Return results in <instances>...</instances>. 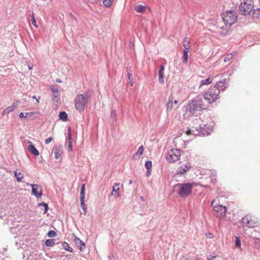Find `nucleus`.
<instances>
[{
	"instance_id": "ddd939ff",
	"label": "nucleus",
	"mask_w": 260,
	"mask_h": 260,
	"mask_svg": "<svg viewBox=\"0 0 260 260\" xmlns=\"http://www.w3.org/2000/svg\"><path fill=\"white\" fill-rule=\"evenodd\" d=\"M144 149V147L142 145L141 146L137 152L133 155V158L135 160L139 159L143 153Z\"/></svg>"
},
{
	"instance_id": "b1692460",
	"label": "nucleus",
	"mask_w": 260,
	"mask_h": 260,
	"mask_svg": "<svg viewBox=\"0 0 260 260\" xmlns=\"http://www.w3.org/2000/svg\"><path fill=\"white\" fill-rule=\"evenodd\" d=\"M14 176L16 177L17 181L19 182H22V179L24 177L23 173L21 172H18L17 171L14 172Z\"/></svg>"
},
{
	"instance_id": "37998d69",
	"label": "nucleus",
	"mask_w": 260,
	"mask_h": 260,
	"mask_svg": "<svg viewBox=\"0 0 260 260\" xmlns=\"http://www.w3.org/2000/svg\"><path fill=\"white\" fill-rule=\"evenodd\" d=\"M111 117L114 119H115L116 117V112L115 110H112L111 112Z\"/></svg>"
},
{
	"instance_id": "09e8293b",
	"label": "nucleus",
	"mask_w": 260,
	"mask_h": 260,
	"mask_svg": "<svg viewBox=\"0 0 260 260\" xmlns=\"http://www.w3.org/2000/svg\"><path fill=\"white\" fill-rule=\"evenodd\" d=\"M173 104H175V105H177L178 104V100H175L174 102H173Z\"/></svg>"
},
{
	"instance_id": "a211bd4d",
	"label": "nucleus",
	"mask_w": 260,
	"mask_h": 260,
	"mask_svg": "<svg viewBox=\"0 0 260 260\" xmlns=\"http://www.w3.org/2000/svg\"><path fill=\"white\" fill-rule=\"evenodd\" d=\"M28 150L34 155L35 156H39V151L36 148L35 146L32 144H30L29 145L28 147Z\"/></svg>"
},
{
	"instance_id": "f257e3e1",
	"label": "nucleus",
	"mask_w": 260,
	"mask_h": 260,
	"mask_svg": "<svg viewBox=\"0 0 260 260\" xmlns=\"http://www.w3.org/2000/svg\"><path fill=\"white\" fill-rule=\"evenodd\" d=\"M204 104L200 98H195L188 105V109L192 115L196 114L197 112L201 111L205 108L203 107Z\"/></svg>"
},
{
	"instance_id": "4468645a",
	"label": "nucleus",
	"mask_w": 260,
	"mask_h": 260,
	"mask_svg": "<svg viewBox=\"0 0 260 260\" xmlns=\"http://www.w3.org/2000/svg\"><path fill=\"white\" fill-rule=\"evenodd\" d=\"M165 70L164 66L161 64L160 66V69L158 72V80L159 83H164V71Z\"/></svg>"
},
{
	"instance_id": "bb28decb",
	"label": "nucleus",
	"mask_w": 260,
	"mask_h": 260,
	"mask_svg": "<svg viewBox=\"0 0 260 260\" xmlns=\"http://www.w3.org/2000/svg\"><path fill=\"white\" fill-rule=\"evenodd\" d=\"M183 46L184 48H190V39L188 37H185L183 41Z\"/></svg>"
},
{
	"instance_id": "9b49d317",
	"label": "nucleus",
	"mask_w": 260,
	"mask_h": 260,
	"mask_svg": "<svg viewBox=\"0 0 260 260\" xmlns=\"http://www.w3.org/2000/svg\"><path fill=\"white\" fill-rule=\"evenodd\" d=\"M226 87L227 83L226 82V80L224 79L217 82L214 87V88L215 89L216 91H219L220 92L221 91H224L226 88Z\"/></svg>"
},
{
	"instance_id": "393cba45",
	"label": "nucleus",
	"mask_w": 260,
	"mask_h": 260,
	"mask_svg": "<svg viewBox=\"0 0 260 260\" xmlns=\"http://www.w3.org/2000/svg\"><path fill=\"white\" fill-rule=\"evenodd\" d=\"M146 8V6L139 5L135 7V10L138 13H144Z\"/></svg>"
},
{
	"instance_id": "e433bc0d",
	"label": "nucleus",
	"mask_w": 260,
	"mask_h": 260,
	"mask_svg": "<svg viewBox=\"0 0 260 260\" xmlns=\"http://www.w3.org/2000/svg\"><path fill=\"white\" fill-rule=\"evenodd\" d=\"M47 236L50 238H53L56 236V233L54 231H50L48 234Z\"/></svg>"
},
{
	"instance_id": "4be33fe9",
	"label": "nucleus",
	"mask_w": 260,
	"mask_h": 260,
	"mask_svg": "<svg viewBox=\"0 0 260 260\" xmlns=\"http://www.w3.org/2000/svg\"><path fill=\"white\" fill-rule=\"evenodd\" d=\"M212 81H213L212 78H210V77H209L206 79L202 80H201V81L200 82V86L201 87L203 85H208L210 84L211 83H212Z\"/></svg>"
},
{
	"instance_id": "1a4fd4ad",
	"label": "nucleus",
	"mask_w": 260,
	"mask_h": 260,
	"mask_svg": "<svg viewBox=\"0 0 260 260\" xmlns=\"http://www.w3.org/2000/svg\"><path fill=\"white\" fill-rule=\"evenodd\" d=\"M181 153L179 150L172 149L168 152L166 159L171 163H173L178 160L180 157Z\"/></svg>"
},
{
	"instance_id": "f3484780",
	"label": "nucleus",
	"mask_w": 260,
	"mask_h": 260,
	"mask_svg": "<svg viewBox=\"0 0 260 260\" xmlns=\"http://www.w3.org/2000/svg\"><path fill=\"white\" fill-rule=\"evenodd\" d=\"M127 72L128 83L132 86H133L134 85V78L133 77L132 72L130 70V68L128 69V68H127Z\"/></svg>"
},
{
	"instance_id": "603ef678",
	"label": "nucleus",
	"mask_w": 260,
	"mask_h": 260,
	"mask_svg": "<svg viewBox=\"0 0 260 260\" xmlns=\"http://www.w3.org/2000/svg\"><path fill=\"white\" fill-rule=\"evenodd\" d=\"M32 98H33L34 99H37V98H36V96H32Z\"/></svg>"
},
{
	"instance_id": "6e6552de",
	"label": "nucleus",
	"mask_w": 260,
	"mask_h": 260,
	"mask_svg": "<svg viewBox=\"0 0 260 260\" xmlns=\"http://www.w3.org/2000/svg\"><path fill=\"white\" fill-rule=\"evenodd\" d=\"M253 7L252 1L251 0H246L241 3L239 11L242 15H247L251 12Z\"/></svg>"
},
{
	"instance_id": "9d476101",
	"label": "nucleus",
	"mask_w": 260,
	"mask_h": 260,
	"mask_svg": "<svg viewBox=\"0 0 260 260\" xmlns=\"http://www.w3.org/2000/svg\"><path fill=\"white\" fill-rule=\"evenodd\" d=\"M31 186L32 194L35 196L37 198H40L42 196V189L40 185L38 184H30Z\"/></svg>"
},
{
	"instance_id": "6ab92c4d",
	"label": "nucleus",
	"mask_w": 260,
	"mask_h": 260,
	"mask_svg": "<svg viewBox=\"0 0 260 260\" xmlns=\"http://www.w3.org/2000/svg\"><path fill=\"white\" fill-rule=\"evenodd\" d=\"M119 183H114V184L112 187V191L111 194L112 195L116 194V197H119V193H118V191L119 190Z\"/></svg>"
},
{
	"instance_id": "7c9ffc66",
	"label": "nucleus",
	"mask_w": 260,
	"mask_h": 260,
	"mask_svg": "<svg viewBox=\"0 0 260 260\" xmlns=\"http://www.w3.org/2000/svg\"><path fill=\"white\" fill-rule=\"evenodd\" d=\"M55 244L54 239H48L45 241V245L47 246L51 247L53 246Z\"/></svg>"
},
{
	"instance_id": "72a5a7b5",
	"label": "nucleus",
	"mask_w": 260,
	"mask_h": 260,
	"mask_svg": "<svg viewBox=\"0 0 260 260\" xmlns=\"http://www.w3.org/2000/svg\"><path fill=\"white\" fill-rule=\"evenodd\" d=\"M34 112H28L24 114L22 112L19 113V116L20 118H26L27 116H32L34 114Z\"/></svg>"
},
{
	"instance_id": "a878e982",
	"label": "nucleus",
	"mask_w": 260,
	"mask_h": 260,
	"mask_svg": "<svg viewBox=\"0 0 260 260\" xmlns=\"http://www.w3.org/2000/svg\"><path fill=\"white\" fill-rule=\"evenodd\" d=\"M59 118L62 121H67L68 120V115L64 111L60 112L59 114Z\"/></svg>"
},
{
	"instance_id": "c9c22d12",
	"label": "nucleus",
	"mask_w": 260,
	"mask_h": 260,
	"mask_svg": "<svg viewBox=\"0 0 260 260\" xmlns=\"http://www.w3.org/2000/svg\"><path fill=\"white\" fill-rule=\"evenodd\" d=\"M234 54H233V53H231V54H229L224 59V62H227L229 61H230V60H231L233 56H234Z\"/></svg>"
},
{
	"instance_id": "aec40b11",
	"label": "nucleus",
	"mask_w": 260,
	"mask_h": 260,
	"mask_svg": "<svg viewBox=\"0 0 260 260\" xmlns=\"http://www.w3.org/2000/svg\"><path fill=\"white\" fill-rule=\"evenodd\" d=\"M190 48H184L183 49V54L182 55V60L183 62L185 63H187L188 58V53L189 50Z\"/></svg>"
},
{
	"instance_id": "7ed1b4c3",
	"label": "nucleus",
	"mask_w": 260,
	"mask_h": 260,
	"mask_svg": "<svg viewBox=\"0 0 260 260\" xmlns=\"http://www.w3.org/2000/svg\"><path fill=\"white\" fill-rule=\"evenodd\" d=\"M88 100V96L87 94H79L77 95L74 101L76 109L79 112L84 111Z\"/></svg>"
},
{
	"instance_id": "864d4df0",
	"label": "nucleus",
	"mask_w": 260,
	"mask_h": 260,
	"mask_svg": "<svg viewBox=\"0 0 260 260\" xmlns=\"http://www.w3.org/2000/svg\"><path fill=\"white\" fill-rule=\"evenodd\" d=\"M129 184H132V180H130V181H129Z\"/></svg>"
},
{
	"instance_id": "5701e85b",
	"label": "nucleus",
	"mask_w": 260,
	"mask_h": 260,
	"mask_svg": "<svg viewBox=\"0 0 260 260\" xmlns=\"http://www.w3.org/2000/svg\"><path fill=\"white\" fill-rule=\"evenodd\" d=\"M145 168L147 170L146 172V176H149L150 174L152 168V162L151 161H147L145 164Z\"/></svg>"
},
{
	"instance_id": "a18cd8bd",
	"label": "nucleus",
	"mask_w": 260,
	"mask_h": 260,
	"mask_svg": "<svg viewBox=\"0 0 260 260\" xmlns=\"http://www.w3.org/2000/svg\"><path fill=\"white\" fill-rule=\"evenodd\" d=\"M216 255H214V256H211V255H209L207 257V259L208 260H213L214 259L215 257H216Z\"/></svg>"
},
{
	"instance_id": "a19ab883",
	"label": "nucleus",
	"mask_w": 260,
	"mask_h": 260,
	"mask_svg": "<svg viewBox=\"0 0 260 260\" xmlns=\"http://www.w3.org/2000/svg\"><path fill=\"white\" fill-rule=\"evenodd\" d=\"M52 100L53 101L57 103L59 102L60 98L58 95H57L56 94H54L52 98Z\"/></svg>"
},
{
	"instance_id": "473e14b6",
	"label": "nucleus",
	"mask_w": 260,
	"mask_h": 260,
	"mask_svg": "<svg viewBox=\"0 0 260 260\" xmlns=\"http://www.w3.org/2000/svg\"><path fill=\"white\" fill-rule=\"evenodd\" d=\"M62 247L66 250L70 251L71 252H72V249L69 246V244L67 242L62 243Z\"/></svg>"
},
{
	"instance_id": "c85d7f7f",
	"label": "nucleus",
	"mask_w": 260,
	"mask_h": 260,
	"mask_svg": "<svg viewBox=\"0 0 260 260\" xmlns=\"http://www.w3.org/2000/svg\"><path fill=\"white\" fill-rule=\"evenodd\" d=\"M69 137H68V143L69 145L68 146V149L69 151L72 150V139L71 137V133L68 134Z\"/></svg>"
},
{
	"instance_id": "2f4dec72",
	"label": "nucleus",
	"mask_w": 260,
	"mask_h": 260,
	"mask_svg": "<svg viewBox=\"0 0 260 260\" xmlns=\"http://www.w3.org/2000/svg\"><path fill=\"white\" fill-rule=\"evenodd\" d=\"M85 184H82L81 190H80V199H85V196H84V192H85Z\"/></svg>"
},
{
	"instance_id": "58836bf2",
	"label": "nucleus",
	"mask_w": 260,
	"mask_h": 260,
	"mask_svg": "<svg viewBox=\"0 0 260 260\" xmlns=\"http://www.w3.org/2000/svg\"><path fill=\"white\" fill-rule=\"evenodd\" d=\"M39 206H44V213H47L48 210V205L45 203H40L39 204Z\"/></svg>"
},
{
	"instance_id": "412c9836",
	"label": "nucleus",
	"mask_w": 260,
	"mask_h": 260,
	"mask_svg": "<svg viewBox=\"0 0 260 260\" xmlns=\"http://www.w3.org/2000/svg\"><path fill=\"white\" fill-rule=\"evenodd\" d=\"M16 108V106L11 105L7 107L3 111V115H8L9 113L13 112Z\"/></svg>"
},
{
	"instance_id": "f8f14e48",
	"label": "nucleus",
	"mask_w": 260,
	"mask_h": 260,
	"mask_svg": "<svg viewBox=\"0 0 260 260\" xmlns=\"http://www.w3.org/2000/svg\"><path fill=\"white\" fill-rule=\"evenodd\" d=\"M191 165L190 163H186L180 166L177 170L176 174L178 175H183L190 170Z\"/></svg>"
},
{
	"instance_id": "39448f33",
	"label": "nucleus",
	"mask_w": 260,
	"mask_h": 260,
	"mask_svg": "<svg viewBox=\"0 0 260 260\" xmlns=\"http://www.w3.org/2000/svg\"><path fill=\"white\" fill-rule=\"evenodd\" d=\"M178 193L182 198L188 197L191 193L193 184L190 183H181L177 185Z\"/></svg>"
},
{
	"instance_id": "c756f323",
	"label": "nucleus",
	"mask_w": 260,
	"mask_h": 260,
	"mask_svg": "<svg viewBox=\"0 0 260 260\" xmlns=\"http://www.w3.org/2000/svg\"><path fill=\"white\" fill-rule=\"evenodd\" d=\"M80 204L81 206L84 211V214L86 215L87 213V209L86 207V205L84 203V199H80Z\"/></svg>"
},
{
	"instance_id": "f03ea898",
	"label": "nucleus",
	"mask_w": 260,
	"mask_h": 260,
	"mask_svg": "<svg viewBox=\"0 0 260 260\" xmlns=\"http://www.w3.org/2000/svg\"><path fill=\"white\" fill-rule=\"evenodd\" d=\"M222 19L227 26H231L237 20V15L234 10H228L222 14Z\"/></svg>"
},
{
	"instance_id": "de8ad7c7",
	"label": "nucleus",
	"mask_w": 260,
	"mask_h": 260,
	"mask_svg": "<svg viewBox=\"0 0 260 260\" xmlns=\"http://www.w3.org/2000/svg\"><path fill=\"white\" fill-rule=\"evenodd\" d=\"M186 134L187 135H190L191 134V130L188 129V131H187Z\"/></svg>"
},
{
	"instance_id": "0eeeda50",
	"label": "nucleus",
	"mask_w": 260,
	"mask_h": 260,
	"mask_svg": "<svg viewBox=\"0 0 260 260\" xmlns=\"http://www.w3.org/2000/svg\"><path fill=\"white\" fill-rule=\"evenodd\" d=\"M215 202V200H213L211 202V206L213 207L214 214L219 219L224 218L226 215V207L220 204L213 205Z\"/></svg>"
},
{
	"instance_id": "4c0bfd02",
	"label": "nucleus",
	"mask_w": 260,
	"mask_h": 260,
	"mask_svg": "<svg viewBox=\"0 0 260 260\" xmlns=\"http://www.w3.org/2000/svg\"><path fill=\"white\" fill-rule=\"evenodd\" d=\"M235 245L237 248H239L241 246V241L240 238L238 237H236Z\"/></svg>"
},
{
	"instance_id": "49530a36",
	"label": "nucleus",
	"mask_w": 260,
	"mask_h": 260,
	"mask_svg": "<svg viewBox=\"0 0 260 260\" xmlns=\"http://www.w3.org/2000/svg\"><path fill=\"white\" fill-rule=\"evenodd\" d=\"M56 82L57 83H62V80H60V79H57L56 80Z\"/></svg>"
},
{
	"instance_id": "3c124183",
	"label": "nucleus",
	"mask_w": 260,
	"mask_h": 260,
	"mask_svg": "<svg viewBox=\"0 0 260 260\" xmlns=\"http://www.w3.org/2000/svg\"><path fill=\"white\" fill-rule=\"evenodd\" d=\"M28 68L29 70H31L32 68V65H29Z\"/></svg>"
},
{
	"instance_id": "dca6fc26",
	"label": "nucleus",
	"mask_w": 260,
	"mask_h": 260,
	"mask_svg": "<svg viewBox=\"0 0 260 260\" xmlns=\"http://www.w3.org/2000/svg\"><path fill=\"white\" fill-rule=\"evenodd\" d=\"M54 155H55V158L56 159H58L60 158L62 153L63 152L62 149L60 146H59L58 147H56L54 149Z\"/></svg>"
},
{
	"instance_id": "cd10ccee",
	"label": "nucleus",
	"mask_w": 260,
	"mask_h": 260,
	"mask_svg": "<svg viewBox=\"0 0 260 260\" xmlns=\"http://www.w3.org/2000/svg\"><path fill=\"white\" fill-rule=\"evenodd\" d=\"M74 240L76 244H78V243L81 244V245L80 246V249L81 250H82L83 249L85 248V244L83 243L82 241L79 238L76 237Z\"/></svg>"
},
{
	"instance_id": "c03bdc74",
	"label": "nucleus",
	"mask_w": 260,
	"mask_h": 260,
	"mask_svg": "<svg viewBox=\"0 0 260 260\" xmlns=\"http://www.w3.org/2000/svg\"><path fill=\"white\" fill-rule=\"evenodd\" d=\"M53 140V138L52 137H50L48 138H47V139L45 140V144H49L50 142H51Z\"/></svg>"
},
{
	"instance_id": "f704fd0d",
	"label": "nucleus",
	"mask_w": 260,
	"mask_h": 260,
	"mask_svg": "<svg viewBox=\"0 0 260 260\" xmlns=\"http://www.w3.org/2000/svg\"><path fill=\"white\" fill-rule=\"evenodd\" d=\"M114 0H103V5L106 7H109Z\"/></svg>"
},
{
	"instance_id": "79ce46f5",
	"label": "nucleus",
	"mask_w": 260,
	"mask_h": 260,
	"mask_svg": "<svg viewBox=\"0 0 260 260\" xmlns=\"http://www.w3.org/2000/svg\"><path fill=\"white\" fill-rule=\"evenodd\" d=\"M31 22H32V24L34 25L37 26V22L36 21V19H35L34 14H32V15L31 16Z\"/></svg>"
},
{
	"instance_id": "20e7f679",
	"label": "nucleus",
	"mask_w": 260,
	"mask_h": 260,
	"mask_svg": "<svg viewBox=\"0 0 260 260\" xmlns=\"http://www.w3.org/2000/svg\"><path fill=\"white\" fill-rule=\"evenodd\" d=\"M220 92L216 91L214 88H210L204 92L203 97L207 102L212 104L219 98Z\"/></svg>"
},
{
	"instance_id": "8fccbe9b",
	"label": "nucleus",
	"mask_w": 260,
	"mask_h": 260,
	"mask_svg": "<svg viewBox=\"0 0 260 260\" xmlns=\"http://www.w3.org/2000/svg\"><path fill=\"white\" fill-rule=\"evenodd\" d=\"M40 97H39V98L36 99V101L38 103H39V102H40Z\"/></svg>"
},
{
	"instance_id": "2eb2a0df",
	"label": "nucleus",
	"mask_w": 260,
	"mask_h": 260,
	"mask_svg": "<svg viewBox=\"0 0 260 260\" xmlns=\"http://www.w3.org/2000/svg\"><path fill=\"white\" fill-rule=\"evenodd\" d=\"M173 95H170L168 101L167 102L166 108L167 111H171L172 110L173 108Z\"/></svg>"
},
{
	"instance_id": "5fc2aeb1",
	"label": "nucleus",
	"mask_w": 260,
	"mask_h": 260,
	"mask_svg": "<svg viewBox=\"0 0 260 260\" xmlns=\"http://www.w3.org/2000/svg\"><path fill=\"white\" fill-rule=\"evenodd\" d=\"M258 14H260V9L258 10Z\"/></svg>"
},
{
	"instance_id": "423d86ee",
	"label": "nucleus",
	"mask_w": 260,
	"mask_h": 260,
	"mask_svg": "<svg viewBox=\"0 0 260 260\" xmlns=\"http://www.w3.org/2000/svg\"><path fill=\"white\" fill-rule=\"evenodd\" d=\"M242 223L249 228H254L258 226L259 222L257 218L253 215L247 214L242 219Z\"/></svg>"
},
{
	"instance_id": "ea45409f",
	"label": "nucleus",
	"mask_w": 260,
	"mask_h": 260,
	"mask_svg": "<svg viewBox=\"0 0 260 260\" xmlns=\"http://www.w3.org/2000/svg\"><path fill=\"white\" fill-rule=\"evenodd\" d=\"M50 87L53 94H56L57 93L58 89L54 85H51Z\"/></svg>"
}]
</instances>
